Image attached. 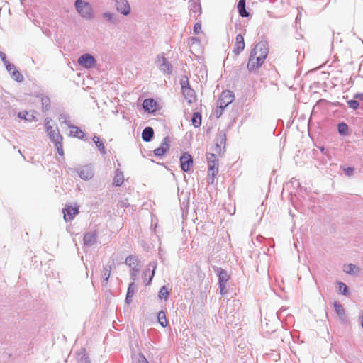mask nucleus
<instances>
[{
    "mask_svg": "<svg viewBox=\"0 0 363 363\" xmlns=\"http://www.w3.org/2000/svg\"><path fill=\"white\" fill-rule=\"evenodd\" d=\"M62 140H59L54 143V145L57 149V153L60 156L64 155V151H63V147H62Z\"/></svg>",
    "mask_w": 363,
    "mask_h": 363,
    "instance_id": "39",
    "label": "nucleus"
},
{
    "mask_svg": "<svg viewBox=\"0 0 363 363\" xmlns=\"http://www.w3.org/2000/svg\"><path fill=\"white\" fill-rule=\"evenodd\" d=\"M194 32L195 34H199L201 32V23H196L194 26Z\"/></svg>",
    "mask_w": 363,
    "mask_h": 363,
    "instance_id": "44",
    "label": "nucleus"
},
{
    "mask_svg": "<svg viewBox=\"0 0 363 363\" xmlns=\"http://www.w3.org/2000/svg\"><path fill=\"white\" fill-rule=\"evenodd\" d=\"M157 104L153 99H146L143 102V108L145 111L153 113L156 111Z\"/></svg>",
    "mask_w": 363,
    "mask_h": 363,
    "instance_id": "17",
    "label": "nucleus"
},
{
    "mask_svg": "<svg viewBox=\"0 0 363 363\" xmlns=\"http://www.w3.org/2000/svg\"><path fill=\"white\" fill-rule=\"evenodd\" d=\"M337 131L340 135H347L349 134L348 125L344 122L340 123L337 125Z\"/></svg>",
    "mask_w": 363,
    "mask_h": 363,
    "instance_id": "30",
    "label": "nucleus"
},
{
    "mask_svg": "<svg viewBox=\"0 0 363 363\" xmlns=\"http://www.w3.org/2000/svg\"><path fill=\"white\" fill-rule=\"evenodd\" d=\"M347 104L350 108H352L353 110H356L358 108L359 104L357 100H350L347 101Z\"/></svg>",
    "mask_w": 363,
    "mask_h": 363,
    "instance_id": "41",
    "label": "nucleus"
},
{
    "mask_svg": "<svg viewBox=\"0 0 363 363\" xmlns=\"http://www.w3.org/2000/svg\"><path fill=\"white\" fill-rule=\"evenodd\" d=\"M12 78L17 82L21 81V74L18 71H13L11 74Z\"/></svg>",
    "mask_w": 363,
    "mask_h": 363,
    "instance_id": "43",
    "label": "nucleus"
},
{
    "mask_svg": "<svg viewBox=\"0 0 363 363\" xmlns=\"http://www.w3.org/2000/svg\"><path fill=\"white\" fill-rule=\"evenodd\" d=\"M217 272L218 274V283H227L229 280L227 272L221 268H217Z\"/></svg>",
    "mask_w": 363,
    "mask_h": 363,
    "instance_id": "27",
    "label": "nucleus"
},
{
    "mask_svg": "<svg viewBox=\"0 0 363 363\" xmlns=\"http://www.w3.org/2000/svg\"><path fill=\"white\" fill-rule=\"evenodd\" d=\"M170 143H171L170 138L169 137H165L163 139L160 147H159L158 148H156L154 150L155 155L157 157L163 156L169 150V146H170Z\"/></svg>",
    "mask_w": 363,
    "mask_h": 363,
    "instance_id": "12",
    "label": "nucleus"
},
{
    "mask_svg": "<svg viewBox=\"0 0 363 363\" xmlns=\"http://www.w3.org/2000/svg\"><path fill=\"white\" fill-rule=\"evenodd\" d=\"M182 91L185 99L189 104L193 103L196 100V94L194 89L189 86V82L182 81Z\"/></svg>",
    "mask_w": 363,
    "mask_h": 363,
    "instance_id": "10",
    "label": "nucleus"
},
{
    "mask_svg": "<svg viewBox=\"0 0 363 363\" xmlns=\"http://www.w3.org/2000/svg\"><path fill=\"white\" fill-rule=\"evenodd\" d=\"M79 363H90L89 357L84 355L81 358Z\"/></svg>",
    "mask_w": 363,
    "mask_h": 363,
    "instance_id": "51",
    "label": "nucleus"
},
{
    "mask_svg": "<svg viewBox=\"0 0 363 363\" xmlns=\"http://www.w3.org/2000/svg\"><path fill=\"white\" fill-rule=\"evenodd\" d=\"M111 274V268L108 269L107 267H104L102 272V285H106L110 277Z\"/></svg>",
    "mask_w": 363,
    "mask_h": 363,
    "instance_id": "36",
    "label": "nucleus"
},
{
    "mask_svg": "<svg viewBox=\"0 0 363 363\" xmlns=\"http://www.w3.org/2000/svg\"><path fill=\"white\" fill-rule=\"evenodd\" d=\"M0 57L2 60V61L4 62V65L6 64L7 62H9L6 60V56L5 53L0 52Z\"/></svg>",
    "mask_w": 363,
    "mask_h": 363,
    "instance_id": "50",
    "label": "nucleus"
},
{
    "mask_svg": "<svg viewBox=\"0 0 363 363\" xmlns=\"http://www.w3.org/2000/svg\"><path fill=\"white\" fill-rule=\"evenodd\" d=\"M97 240V234L95 231L88 232L84 234L83 241L86 246H92Z\"/></svg>",
    "mask_w": 363,
    "mask_h": 363,
    "instance_id": "15",
    "label": "nucleus"
},
{
    "mask_svg": "<svg viewBox=\"0 0 363 363\" xmlns=\"http://www.w3.org/2000/svg\"><path fill=\"white\" fill-rule=\"evenodd\" d=\"M155 64L159 69L164 74H171L172 73V65L171 64L166 60L163 55H158Z\"/></svg>",
    "mask_w": 363,
    "mask_h": 363,
    "instance_id": "8",
    "label": "nucleus"
},
{
    "mask_svg": "<svg viewBox=\"0 0 363 363\" xmlns=\"http://www.w3.org/2000/svg\"><path fill=\"white\" fill-rule=\"evenodd\" d=\"M343 271L346 274H348L350 275H357L360 272V269L357 265L350 263V264H344Z\"/></svg>",
    "mask_w": 363,
    "mask_h": 363,
    "instance_id": "19",
    "label": "nucleus"
},
{
    "mask_svg": "<svg viewBox=\"0 0 363 363\" xmlns=\"http://www.w3.org/2000/svg\"><path fill=\"white\" fill-rule=\"evenodd\" d=\"M79 176L82 179L89 180L94 177V172L91 167L89 166H84L77 171Z\"/></svg>",
    "mask_w": 363,
    "mask_h": 363,
    "instance_id": "14",
    "label": "nucleus"
},
{
    "mask_svg": "<svg viewBox=\"0 0 363 363\" xmlns=\"http://www.w3.org/2000/svg\"><path fill=\"white\" fill-rule=\"evenodd\" d=\"M234 52L239 55L245 48L244 38L242 35L238 34L235 38V45Z\"/></svg>",
    "mask_w": 363,
    "mask_h": 363,
    "instance_id": "18",
    "label": "nucleus"
},
{
    "mask_svg": "<svg viewBox=\"0 0 363 363\" xmlns=\"http://www.w3.org/2000/svg\"><path fill=\"white\" fill-rule=\"evenodd\" d=\"M200 43V40H199L198 38L196 37H191L189 38L188 40V44L192 47L194 46V45H199Z\"/></svg>",
    "mask_w": 363,
    "mask_h": 363,
    "instance_id": "42",
    "label": "nucleus"
},
{
    "mask_svg": "<svg viewBox=\"0 0 363 363\" xmlns=\"http://www.w3.org/2000/svg\"><path fill=\"white\" fill-rule=\"evenodd\" d=\"M140 273V267L131 269L130 277L133 281H135Z\"/></svg>",
    "mask_w": 363,
    "mask_h": 363,
    "instance_id": "40",
    "label": "nucleus"
},
{
    "mask_svg": "<svg viewBox=\"0 0 363 363\" xmlns=\"http://www.w3.org/2000/svg\"><path fill=\"white\" fill-rule=\"evenodd\" d=\"M59 121L62 123H65L67 126V128L72 125L69 119V116L66 113L60 114L59 116Z\"/></svg>",
    "mask_w": 363,
    "mask_h": 363,
    "instance_id": "35",
    "label": "nucleus"
},
{
    "mask_svg": "<svg viewBox=\"0 0 363 363\" xmlns=\"http://www.w3.org/2000/svg\"><path fill=\"white\" fill-rule=\"evenodd\" d=\"M140 363H148V362L147 361L145 357L144 356H143L142 359L140 360Z\"/></svg>",
    "mask_w": 363,
    "mask_h": 363,
    "instance_id": "53",
    "label": "nucleus"
},
{
    "mask_svg": "<svg viewBox=\"0 0 363 363\" xmlns=\"http://www.w3.org/2000/svg\"><path fill=\"white\" fill-rule=\"evenodd\" d=\"M154 135V130L151 127H146L142 132V139L145 142H150Z\"/></svg>",
    "mask_w": 363,
    "mask_h": 363,
    "instance_id": "23",
    "label": "nucleus"
},
{
    "mask_svg": "<svg viewBox=\"0 0 363 363\" xmlns=\"http://www.w3.org/2000/svg\"><path fill=\"white\" fill-rule=\"evenodd\" d=\"M74 8L81 18L91 21L94 18V10L91 4L85 0H75Z\"/></svg>",
    "mask_w": 363,
    "mask_h": 363,
    "instance_id": "2",
    "label": "nucleus"
},
{
    "mask_svg": "<svg viewBox=\"0 0 363 363\" xmlns=\"http://www.w3.org/2000/svg\"><path fill=\"white\" fill-rule=\"evenodd\" d=\"M345 173L346 175L350 177L353 174L354 168L352 167H347L344 169Z\"/></svg>",
    "mask_w": 363,
    "mask_h": 363,
    "instance_id": "47",
    "label": "nucleus"
},
{
    "mask_svg": "<svg viewBox=\"0 0 363 363\" xmlns=\"http://www.w3.org/2000/svg\"><path fill=\"white\" fill-rule=\"evenodd\" d=\"M298 19H300L299 15H298V16H296V21H298Z\"/></svg>",
    "mask_w": 363,
    "mask_h": 363,
    "instance_id": "54",
    "label": "nucleus"
},
{
    "mask_svg": "<svg viewBox=\"0 0 363 363\" xmlns=\"http://www.w3.org/2000/svg\"><path fill=\"white\" fill-rule=\"evenodd\" d=\"M219 139H220V144H225V140H226V137H225V134L223 133H220L219 134Z\"/></svg>",
    "mask_w": 363,
    "mask_h": 363,
    "instance_id": "48",
    "label": "nucleus"
},
{
    "mask_svg": "<svg viewBox=\"0 0 363 363\" xmlns=\"http://www.w3.org/2000/svg\"><path fill=\"white\" fill-rule=\"evenodd\" d=\"M135 289V284H134V282L129 284L128 291H127L126 297H125V303H126L129 304L132 301V298L134 295Z\"/></svg>",
    "mask_w": 363,
    "mask_h": 363,
    "instance_id": "26",
    "label": "nucleus"
},
{
    "mask_svg": "<svg viewBox=\"0 0 363 363\" xmlns=\"http://www.w3.org/2000/svg\"><path fill=\"white\" fill-rule=\"evenodd\" d=\"M5 66L6 67V69L8 70V72L10 73V74H11L13 71H16V68H15L14 65L9 62H7L6 64H5Z\"/></svg>",
    "mask_w": 363,
    "mask_h": 363,
    "instance_id": "46",
    "label": "nucleus"
},
{
    "mask_svg": "<svg viewBox=\"0 0 363 363\" xmlns=\"http://www.w3.org/2000/svg\"><path fill=\"white\" fill-rule=\"evenodd\" d=\"M337 284L338 286L339 293L342 295L347 296L349 294V291L347 285L342 281H337Z\"/></svg>",
    "mask_w": 363,
    "mask_h": 363,
    "instance_id": "34",
    "label": "nucleus"
},
{
    "mask_svg": "<svg viewBox=\"0 0 363 363\" xmlns=\"http://www.w3.org/2000/svg\"><path fill=\"white\" fill-rule=\"evenodd\" d=\"M124 182L123 172L120 169H116L113 180V184L116 186H121Z\"/></svg>",
    "mask_w": 363,
    "mask_h": 363,
    "instance_id": "21",
    "label": "nucleus"
},
{
    "mask_svg": "<svg viewBox=\"0 0 363 363\" xmlns=\"http://www.w3.org/2000/svg\"><path fill=\"white\" fill-rule=\"evenodd\" d=\"M225 108H219L218 106H217V108L216 110V117L217 118H219L221 116V115L223 114V111Z\"/></svg>",
    "mask_w": 363,
    "mask_h": 363,
    "instance_id": "49",
    "label": "nucleus"
},
{
    "mask_svg": "<svg viewBox=\"0 0 363 363\" xmlns=\"http://www.w3.org/2000/svg\"><path fill=\"white\" fill-rule=\"evenodd\" d=\"M77 62L85 69H91L95 66L96 61L93 55L85 53L79 57Z\"/></svg>",
    "mask_w": 363,
    "mask_h": 363,
    "instance_id": "7",
    "label": "nucleus"
},
{
    "mask_svg": "<svg viewBox=\"0 0 363 363\" xmlns=\"http://www.w3.org/2000/svg\"><path fill=\"white\" fill-rule=\"evenodd\" d=\"M268 55V48L265 42L258 43L251 51L247 62V69L253 70L259 67Z\"/></svg>",
    "mask_w": 363,
    "mask_h": 363,
    "instance_id": "1",
    "label": "nucleus"
},
{
    "mask_svg": "<svg viewBox=\"0 0 363 363\" xmlns=\"http://www.w3.org/2000/svg\"><path fill=\"white\" fill-rule=\"evenodd\" d=\"M235 99V96L233 91L230 90L223 91L218 101V107L219 108H225L230 104Z\"/></svg>",
    "mask_w": 363,
    "mask_h": 363,
    "instance_id": "6",
    "label": "nucleus"
},
{
    "mask_svg": "<svg viewBox=\"0 0 363 363\" xmlns=\"http://www.w3.org/2000/svg\"><path fill=\"white\" fill-rule=\"evenodd\" d=\"M157 267V264L155 262H151L149 264L147 270L144 272V275L147 276L148 274H150V278L148 281L147 282V285L150 284L152 279L155 274V271Z\"/></svg>",
    "mask_w": 363,
    "mask_h": 363,
    "instance_id": "24",
    "label": "nucleus"
},
{
    "mask_svg": "<svg viewBox=\"0 0 363 363\" xmlns=\"http://www.w3.org/2000/svg\"><path fill=\"white\" fill-rule=\"evenodd\" d=\"M64 219L65 221H71L78 213V208L71 206H66L63 210Z\"/></svg>",
    "mask_w": 363,
    "mask_h": 363,
    "instance_id": "13",
    "label": "nucleus"
},
{
    "mask_svg": "<svg viewBox=\"0 0 363 363\" xmlns=\"http://www.w3.org/2000/svg\"><path fill=\"white\" fill-rule=\"evenodd\" d=\"M68 128L70 130L69 135L71 136L83 140H86V134L79 127L72 125Z\"/></svg>",
    "mask_w": 363,
    "mask_h": 363,
    "instance_id": "16",
    "label": "nucleus"
},
{
    "mask_svg": "<svg viewBox=\"0 0 363 363\" xmlns=\"http://www.w3.org/2000/svg\"><path fill=\"white\" fill-rule=\"evenodd\" d=\"M238 9L239 14L242 17H247L249 16V13L246 11L245 9V0H240L238 1Z\"/></svg>",
    "mask_w": 363,
    "mask_h": 363,
    "instance_id": "28",
    "label": "nucleus"
},
{
    "mask_svg": "<svg viewBox=\"0 0 363 363\" xmlns=\"http://www.w3.org/2000/svg\"><path fill=\"white\" fill-rule=\"evenodd\" d=\"M218 284H219V288L220 290V294L222 295L226 294H227L226 283H218Z\"/></svg>",
    "mask_w": 363,
    "mask_h": 363,
    "instance_id": "45",
    "label": "nucleus"
},
{
    "mask_svg": "<svg viewBox=\"0 0 363 363\" xmlns=\"http://www.w3.org/2000/svg\"><path fill=\"white\" fill-rule=\"evenodd\" d=\"M116 9L123 16H128L131 12V7L128 0H114Z\"/></svg>",
    "mask_w": 363,
    "mask_h": 363,
    "instance_id": "9",
    "label": "nucleus"
},
{
    "mask_svg": "<svg viewBox=\"0 0 363 363\" xmlns=\"http://www.w3.org/2000/svg\"><path fill=\"white\" fill-rule=\"evenodd\" d=\"M169 295V289L166 286H163L159 291V298L160 299H166Z\"/></svg>",
    "mask_w": 363,
    "mask_h": 363,
    "instance_id": "37",
    "label": "nucleus"
},
{
    "mask_svg": "<svg viewBox=\"0 0 363 363\" xmlns=\"http://www.w3.org/2000/svg\"><path fill=\"white\" fill-rule=\"evenodd\" d=\"M125 264L130 268H137L139 267L140 259L137 256L130 255L128 256L125 259Z\"/></svg>",
    "mask_w": 363,
    "mask_h": 363,
    "instance_id": "20",
    "label": "nucleus"
},
{
    "mask_svg": "<svg viewBox=\"0 0 363 363\" xmlns=\"http://www.w3.org/2000/svg\"><path fill=\"white\" fill-rule=\"evenodd\" d=\"M38 112L34 110H31L29 111H24V121H28L30 122H31V121L36 122L38 121Z\"/></svg>",
    "mask_w": 363,
    "mask_h": 363,
    "instance_id": "25",
    "label": "nucleus"
},
{
    "mask_svg": "<svg viewBox=\"0 0 363 363\" xmlns=\"http://www.w3.org/2000/svg\"><path fill=\"white\" fill-rule=\"evenodd\" d=\"M333 306H334V308H335V311L336 313L340 317H342L343 315H345V309L343 308L342 305L340 302L335 301L334 304H333Z\"/></svg>",
    "mask_w": 363,
    "mask_h": 363,
    "instance_id": "31",
    "label": "nucleus"
},
{
    "mask_svg": "<svg viewBox=\"0 0 363 363\" xmlns=\"http://www.w3.org/2000/svg\"><path fill=\"white\" fill-rule=\"evenodd\" d=\"M190 9L191 11H193L194 13H201V5L198 2H193L190 5Z\"/></svg>",
    "mask_w": 363,
    "mask_h": 363,
    "instance_id": "38",
    "label": "nucleus"
},
{
    "mask_svg": "<svg viewBox=\"0 0 363 363\" xmlns=\"http://www.w3.org/2000/svg\"><path fill=\"white\" fill-rule=\"evenodd\" d=\"M180 165L184 172H189L193 167V158L191 155L189 153L183 154L180 157Z\"/></svg>",
    "mask_w": 363,
    "mask_h": 363,
    "instance_id": "11",
    "label": "nucleus"
},
{
    "mask_svg": "<svg viewBox=\"0 0 363 363\" xmlns=\"http://www.w3.org/2000/svg\"><path fill=\"white\" fill-rule=\"evenodd\" d=\"M207 161L208 164V183L213 184L214 178L218 172V160L215 154L208 153L207 154Z\"/></svg>",
    "mask_w": 363,
    "mask_h": 363,
    "instance_id": "5",
    "label": "nucleus"
},
{
    "mask_svg": "<svg viewBox=\"0 0 363 363\" xmlns=\"http://www.w3.org/2000/svg\"><path fill=\"white\" fill-rule=\"evenodd\" d=\"M157 319H158V322L160 323L161 326L164 328V327H166L167 325V319H166V314H165V313L163 311H160L158 313Z\"/></svg>",
    "mask_w": 363,
    "mask_h": 363,
    "instance_id": "33",
    "label": "nucleus"
},
{
    "mask_svg": "<svg viewBox=\"0 0 363 363\" xmlns=\"http://www.w3.org/2000/svg\"><path fill=\"white\" fill-rule=\"evenodd\" d=\"M93 142L95 143L99 150L101 154L105 155L106 153L104 143L100 140L99 137L94 135L92 138Z\"/></svg>",
    "mask_w": 363,
    "mask_h": 363,
    "instance_id": "29",
    "label": "nucleus"
},
{
    "mask_svg": "<svg viewBox=\"0 0 363 363\" xmlns=\"http://www.w3.org/2000/svg\"><path fill=\"white\" fill-rule=\"evenodd\" d=\"M24 101L30 104H38L40 101L42 105V111H47L50 108V99L49 97L41 94L35 92L34 96L26 94L24 95Z\"/></svg>",
    "mask_w": 363,
    "mask_h": 363,
    "instance_id": "3",
    "label": "nucleus"
},
{
    "mask_svg": "<svg viewBox=\"0 0 363 363\" xmlns=\"http://www.w3.org/2000/svg\"><path fill=\"white\" fill-rule=\"evenodd\" d=\"M354 98L363 101V94H357L354 95Z\"/></svg>",
    "mask_w": 363,
    "mask_h": 363,
    "instance_id": "52",
    "label": "nucleus"
},
{
    "mask_svg": "<svg viewBox=\"0 0 363 363\" xmlns=\"http://www.w3.org/2000/svg\"><path fill=\"white\" fill-rule=\"evenodd\" d=\"M102 16L106 20V21L111 24H117L118 23V18L117 16L113 12H104L102 13Z\"/></svg>",
    "mask_w": 363,
    "mask_h": 363,
    "instance_id": "22",
    "label": "nucleus"
},
{
    "mask_svg": "<svg viewBox=\"0 0 363 363\" xmlns=\"http://www.w3.org/2000/svg\"><path fill=\"white\" fill-rule=\"evenodd\" d=\"M192 124L194 127L198 128L201 124V116L199 113H194L191 118Z\"/></svg>",
    "mask_w": 363,
    "mask_h": 363,
    "instance_id": "32",
    "label": "nucleus"
},
{
    "mask_svg": "<svg viewBox=\"0 0 363 363\" xmlns=\"http://www.w3.org/2000/svg\"><path fill=\"white\" fill-rule=\"evenodd\" d=\"M45 128L50 140L53 143L63 140L62 136L60 133L57 125L50 118H46L45 119Z\"/></svg>",
    "mask_w": 363,
    "mask_h": 363,
    "instance_id": "4",
    "label": "nucleus"
}]
</instances>
